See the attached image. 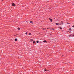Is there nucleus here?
Segmentation results:
<instances>
[{
  "label": "nucleus",
  "mask_w": 74,
  "mask_h": 74,
  "mask_svg": "<svg viewBox=\"0 0 74 74\" xmlns=\"http://www.w3.org/2000/svg\"><path fill=\"white\" fill-rule=\"evenodd\" d=\"M60 23L61 24H60V25H63V22L62 21L61 22H60Z\"/></svg>",
  "instance_id": "7ed1b4c3"
},
{
  "label": "nucleus",
  "mask_w": 74,
  "mask_h": 74,
  "mask_svg": "<svg viewBox=\"0 0 74 74\" xmlns=\"http://www.w3.org/2000/svg\"><path fill=\"white\" fill-rule=\"evenodd\" d=\"M30 23H33V21H30Z\"/></svg>",
  "instance_id": "1a4fd4ad"
},
{
  "label": "nucleus",
  "mask_w": 74,
  "mask_h": 74,
  "mask_svg": "<svg viewBox=\"0 0 74 74\" xmlns=\"http://www.w3.org/2000/svg\"><path fill=\"white\" fill-rule=\"evenodd\" d=\"M62 29V27H60V29L61 30V29Z\"/></svg>",
  "instance_id": "4468645a"
},
{
  "label": "nucleus",
  "mask_w": 74,
  "mask_h": 74,
  "mask_svg": "<svg viewBox=\"0 0 74 74\" xmlns=\"http://www.w3.org/2000/svg\"><path fill=\"white\" fill-rule=\"evenodd\" d=\"M72 27H74V25H73V26H72Z\"/></svg>",
  "instance_id": "a211bd4d"
},
{
  "label": "nucleus",
  "mask_w": 74,
  "mask_h": 74,
  "mask_svg": "<svg viewBox=\"0 0 74 74\" xmlns=\"http://www.w3.org/2000/svg\"><path fill=\"white\" fill-rule=\"evenodd\" d=\"M46 28H43V30H46Z\"/></svg>",
  "instance_id": "9b49d317"
},
{
  "label": "nucleus",
  "mask_w": 74,
  "mask_h": 74,
  "mask_svg": "<svg viewBox=\"0 0 74 74\" xmlns=\"http://www.w3.org/2000/svg\"><path fill=\"white\" fill-rule=\"evenodd\" d=\"M49 71V70H45V71Z\"/></svg>",
  "instance_id": "9d476101"
},
{
  "label": "nucleus",
  "mask_w": 74,
  "mask_h": 74,
  "mask_svg": "<svg viewBox=\"0 0 74 74\" xmlns=\"http://www.w3.org/2000/svg\"><path fill=\"white\" fill-rule=\"evenodd\" d=\"M15 41H17V39L16 38L15 39Z\"/></svg>",
  "instance_id": "0eeeda50"
},
{
  "label": "nucleus",
  "mask_w": 74,
  "mask_h": 74,
  "mask_svg": "<svg viewBox=\"0 0 74 74\" xmlns=\"http://www.w3.org/2000/svg\"><path fill=\"white\" fill-rule=\"evenodd\" d=\"M36 42H37V43H38V42H39L37 40V41H36Z\"/></svg>",
  "instance_id": "6e6552de"
},
{
  "label": "nucleus",
  "mask_w": 74,
  "mask_h": 74,
  "mask_svg": "<svg viewBox=\"0 0 74 74\" xmlns=\"http://www.w3.org/2000/svg\"><path fill=\"white\" fill-rule=\"evenodd\" d=\"M43 42H46V40H44L43 41Z\"/></svg>",
  "instance_id": "f8f14e48"
},
{
  "label": "nucleus",
  "mask_w": 74,
  "mask_h": 74,
  "mask_svg": "<svg viewBox=\"0 0 74 74\" xmlns=\"http://www.w3.org/2000/svg\"><path fill=\"white\" fill-rule=\"evenodd\" d=\"M45 70H46V69H45Z\"/></svg>",
  "instance_id": "aec40b11"
},
{
  "label": "nucleus",
  "mask_w": 74,
  "mask_h": 74,
  "mask_svg": "<svg viewBox=\"0 0 74 74\" xmlns=\"http://www.w3.org/2000/svg\"><path fill=\"white\" fill-rule=\"evenodd\" d=\"M16 35H15V36H16Z\"/></svg>",
  "instance_id": "412c9836"
},
{
  "label": "nucleus",
  "mask_w": 74,
  "mask_h": 74,
  "mask_svg": "<svg viewBox=\"0 0 74 74\" xmlns=\"http://www.w3.org/2000/svg\"><path fill=\"white\" fill-rule=\"evenodd\" d=\"M71 30V29L70 28V29H69V30Z\"/></svg>",
  "instance_id": "6ab92c4d"
},
{
  "label": "nucleus",
  "mask_w": 74,
  "mask_h": 74,
  "mask_svg": "<svg viewBox=\"0 0 74 74\" xmlns=\"http://www.w3.org/2000/svg\"><path fill=\"white\" fill-rule=\"evenodd\" d=\"M29 35H31V33H29Z\"/></svg>",
  "instance_id": "dca6fc26"
},
{
  "label": "nucleus",
  "mask_w": 74,
  "mask_h": 74,
  "mask_svg": "<svg viewBox=\"0 0 74 74\" xmlns=\"http://www.w3.org/2000/svg\"><path fill=\"white\" fill-rule=\"evenodd\" d=\"M49 20H50V21L51 22H52V21H53V20H52V19L50 18H49Z\"/></svg>",
  "instance_id": "f257e3e1"
},
{
  "label": "nucleus",
  "mask_w": 74,
  "mask_h": 74,
  "mask_svg": "<svg viewBox=\"0 0 74 74\" xmlns=\"http://www.w3.org/2000/svg\"><path fill=\"white\" fill-rule=\"evenodd\" d=\"M25 34H26V35L27 34V32H26V33H25Z\"/></svg>",
  "instance_id": "ddd939ff"
},
{
  "label": "nucleus",
  "mask_w": 74,
  "mask_h": 74,
  "mask_svg": "<svg viewBox=\"0 0 74 74\" xmlns=\"http://www.w3.org/2000/svg\"><path fill=\"white\" fill-rule=\"evenodd\" d=\"M36 43V41H33V44Z\"/></svg>",
  "instance_id": "39448f33"
},
{
  "label": "nucleus",
  "mask_w": 74,
  "mask_h": 74,
  "mask_svg": "<svg viewBox=\"0 0 74 74\" xmlns=\"http://www.w3.org/2000/svg\"><path fill=\"white\" fill-rule=\"evenodd\" d=\"M56 25H60V24H59V23H56Z\"/></svg>",
  "instance_id": "20e7f679"
},
{
  "label": "nucleus",
  "mask_w": 74,
  "mask_h": 74,
  "mask_svg": "<svg viewBox=\"0 0 74 74\" xmlns=\"http://www.w3.org/2000/svg\"><path fill=\"white\" fill-rule=\"evenodd\" d=\"M12 6H14L15 7V4H14V3H12Z\"/></svg>",
  "instance_id": "f03ea898"
},
{
  "label": "nucleus",
  "mask_w": 74,
  "mask_h": 74,
  "mask_svg": "<svg viewBox=\"0 0 74 74\" xmlns=\"http://www.w3.org/2000/svg\"><path fill=\"white\" fill-rule=\"evenodd\" d=\"M31 41H32L33 39H31Z\"/></svg>",
  "instance_id": "2eb2a0df"
},
{
  "label": "nucleus",
  "mask_w": 74,
  "mask_h": 74,
  "mask_svg": "<svg viewBox=\"0 0 74 74\" xmlns=\"http://www.w3.org/2000/svg\"><path fill=\"white\" fill-rule=\"evenodd\" d=\"M67 23V24H70V23Z\"/></svg>",
  "instance_id": "f3484780"
},
{
  "label": "nucleus",
  "mask_w": 74,
  "mask_h": 74,
  "mask_svg": "<svg viewBox=\"0 0 74 74\" xmlns=\"http://www.w3.org/2000/svg\"><path fill=\"white\" fill-rule=\"evenodd\" d=\"M18 30H20V29H21V28H20L18 27Z\"/></svg>",
  "instance_id": "423d86ee"
}]
</instances>
